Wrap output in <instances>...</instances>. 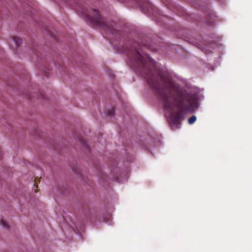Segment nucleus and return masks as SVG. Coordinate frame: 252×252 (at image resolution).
Listing matches in <instances>:
<instances>
[{
    "instance_id": "nucleus-1",
    "label": "nucleus",
    "mask_w": 252,
    "mask_h": 252,
    "mask_svg": "<svg viewBox=\"0 0 252 252\" xmlns=\"http://www.w3.org/2000/svg\"><path fill=\"white\" fill-rule=\"evenodd\" d=\"M141 51L136 42L127 48L125 52L129 57V64L145 77L160 97L166 110L171 111L174 106L180 109L176 113H172L169 120L173 129L179 128L184 119L183 112L197 109L200 95L197 93L188 92L177 85L168 72L157 68L155 62L147 55H142Z\"/></svg>"
},
{
    "instance_id": "nucleus-2",
    "label": "nucleus",
    "mask_w": 252,
    "mask_h": 252,
    "mask_svg": "<svg viewBox=\"0 0 252 252\" xmlns=\"http://www.w3.org/2000/svg\"><path fill=\"white\" fill-rule=\"evenodd\" d=\"M77 10L87 21L93 25L99 27L104 31L109 32L116 37L119 35V32L114 29L113 25L106 22L99 14L97 10L91 9L89 10L84 6H79Z\"/></svg>"
},
{
    "instance_id": "nucleus-3",
    "label": "nucleus",
    "mask_w": 252,
    "mask_h": 252,
    "mask_svg": "<svg viewBox=\"0 0 252 252\" xmlns=\"http://www.w3.org/2000/svg\"><path fill=\"white\" fill-rule=\"evenodd\" d=\"M13 41L14 42L16 47L19 46L22 42L21 39L18 36H14L13 38Z\"/></svg>"
},
{
    "instance_id": "nucleus-4",
    "label": "nucleus",
    "mask_w": 252,
    "mask_h": 252,
    "mask_svg": "<svg viewBox=\"0 0 252 252\" xmlns=\"http://www.w3.org/2000/svg\"><path fill=\"white\" fill-rule=\"evenodd\" d=\"M114 113V110L113 108H111L110 109H108L107 112H106V115L107 116H113Z\"/></svg>"
},
{
    "instance_id": "nucleus-5",
    "label": "nucleus",
    "mask_w": 252,
    "mask_h": 252,
    "mask_svg": "<svg viewBox=\"0 0 252 252\" xmlns=\"http://www.w3.org/2000/svg\"><path fill=\"white\" fill-rule=\"evenodd\" d=\"M196 120V117L195 116H193L189 118L188 120V123L189 124H193Z\"/></svg>"
},
{
    "instance_id": "nucleus-6",
    "label": "nucleus",
    "mask_w": 252,
    "mask_h": 252,
    "mask_svg": "<svg viewBox=\"0 0 252 252\" xmlns=\"http://www.w3.org/2000/svg\"><path fill=\"white\" fill-rule=\"evenodd\" d=\"M0 224L5 229H8L9 228L8 225L7 223L3 220H0Z\"/></svg>"
},
{
    "instance_id": "nucleus-7",
    "label": "nucleus",
    "mask_w": 252,
    "mask_h": 252,
    "mask_svg": "<svg viewBox=\"0 0 252 252\" xmlns=\"http://www.w3.org/2000/svg\"><path fill=\"white\" fill-rule=\"evenodd\" d=\"M34 182H35V183H34V187H35V192H37L38 191L37 189V185H36V184H37V182H36V180H35Z\"/></svg>"
}]
</instances>
